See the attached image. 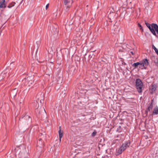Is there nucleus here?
<instances>
[{
    "label": "nucleus",
    "instance_id": "obj_1",
    "mask_svg": "<svg viewBox=\"0 0 158 158\" xmlns=\"http://www.w3.org/2000/svg\"><path fill=\"white\" fill-rule=\"evenodd\" d=\"M46 135L44 132L43 134L41 133L39 135L36 142V145L37 147L41 148L44 146V143L43 140L45 139Z\"/></svg>",
    "mask_w": 158,
    "mask_h": 158
},
{
    "label": "nucleus",
    "instance_id": "obj_2",
    "mask_svg": "<svg viewBox=\"0 0 158 158\" xmlns=\"http://www.w3.org/2000/svg\"><path fill=\"white\" fill-rule=\"evenodd\" d=\"M145 24L154 35H156L155 31L158 34V26L157 24L153 23L151 25L148 23H145Z\"/></svg>",
    "mask_w": 158,
    "mask_h": 158
},
{
    "label": "nucleus",
    "instance_id": "obj_3",
    "mask_svg": "<svg viewBox=\"0 0 158 158\" xmlns=\"http://www.w3.org/2000/svg\"><path fill=\"white\" fill-rule=\"evenodd\" d=\"M130 145V143L129 141L126 142L125 143L122 145L120 148L116 149V155H118L122 153Z\"/></svg>",
    "mask_w": 158,
    "mask_h": 158
},
{
    "label": "nucleus",
    "instance_id": "obj_4",
    "mask_svg": "<svg viewBox=\"0 0 158 158\" xmlns=\"http://www.w3.org/2000/svg\"><path fill=\"white\" fill-rule=\"evenodd\" d=\"M135 85L138 92L139 93H142V88L143 86V83L140 79H136Z\"/></svg>",
    "mask_w": 158,
    "mask_h": 158
},
{
    "label": "nucleus",
    "instance_id": "obj_5",
    "mask_svg": "<svg viewBox=\"0 0 158 158\" xmlns=\"http://www.w3.org/2000/svg\"><path fill=\"white\" fill-rule=\"evenodd\" d=\"M139 68L142 69H146L147 67L149 64L148 60L147 59H144L139 61Z\"/></svg>",
    "mask_w": 158,
    "mask_h": 158
},
{
    "label": "nucleus",
    "instance_id": "obj_6",
    "mask_svg": "<svg viewBox=\"0 0 158 158\" xmlns=\"http://www.w3.org/2000/svg\"><path fill=\"white\" fill-rule=\"evenodd\" d=\"M6 7V4L5 0H2L0 2V8H5Z\"/></svg>",
    "mask_w": 158,
    "mask_h": 158
},
{
    "label": "nucleus",
    "instance_id": "obj_7",
    "mask_svg": "<svg viewBox=\"0 0 158 158\" xmlns=\"http://www.w3.org/2000/svg\"><path fill=\"white\" fill-rule=\"evenodd\" d=\"M153 101L152 100L151 101V103L150 105L148 106V109L147 110V112L151 110H152L153 107Z\"/></svg>",
    "mask_w": 158,
    "mask_h": 158
},
{
    "label": "nucleus",
    "instance_id": "obj_8",
    "mask_svg": "<svg viewBox=\"0 0 158 158\" xmlns=\"http://www.w3.org/2000/svg\"><path fill=\"white\" fill-rule=\"evenodd\" d=\"M37 110L36 111V112H38V113H40L42 111H44L45 112V109L42 106H40L39 107L38 106L37 108Z\"/></svg>",
    "mask_w": 158,
    "mask_h": 158
},
{
    "label": "nucleus",
    "instance_id": "obj_9",
    "mask_svg": "<svg viewBox=\"0 0 158 158\" xmlns=\"http://www.w3.org/2000/svg\"><path fill=\"white\" fill-rule=\"evenodd\" d=\"M156 85H152V87L150 89V90L152 93L156 90Z\"/></svg>",
    "mask_w": 158,
    "mask_h": 158
},
{
    "label": "nucleus",
    "instance_id": "obj_10",
    "mask_svg": "<svg viewBox=\"0 0 158 158\" xmlns=\"http://www.w3.org/2000/svg\"><path fill=\"white\" fill-rule=\"evenodd\" d=\"M158 114V107L157 106L153 110L152 112L153 115H157Z\"/></svg>",
    "mask_w": 158,
    "mask_h": 158
},
{
    "label": "nucleus",
    "instance_id": "obj_11",
    "mask_svg": "<svg viewBox=\"0 0 158 158\" xmlns=\"http://www.w3.org/2000/svg\"><path fill=\"white\" fill-rule=\"evenodd\" d=\"M72 2V0H64V4L65 5H67L69 4L71 5Z\"/></svg>",
    "mask_w": 158,
    "mask_h": 158
},
{
    "label": "nucleus",
    "instance_id": "obj_12",
    "mask_svg": "<svg viewBox=\"0 0 158 158\" xmlns=\"http://www.w3.org/2000/svg\"><path fill=\"white\" fill-rule=\"evenodd\" d=\"M58 132L59 134V138H62L63 136V131H61V127H59V130Z\"/></svg>",
    "mask_w": 158,
    "mask_h": 158
},
{
    "label": "nucleus",
    "instance_id": "obj_13",
    "mask_svg": "<svg viewBox=\"0 0 158 158\" xmlns=\"http://www.w3.org/2000/svg\"><path fill=\"white\" fill-rule=\"evenodd\" d=\"M15 4L16 3L15 2H12L9 5H8L7 7L8 8H10L14 6Z\"/></svg>",
    "mask_w": 158,
    "mask_h": 158
},
{
    "label": "nucleus",
    "instance_id": "obj_14",
    "mask_svg": "<svg viewBox=\"0 0 158 158\" xmlns=\"http://www.w3.org/2000/svg\"><path fill=\"white\" fill-rule=\"evenodd\" d=\"M139 62H137L135 63H134L132 64V66L133 67H134L135 68L137 67L139 65Z\"/></svg>",
    "mask_w": 158,
    "mask_h": 158
},
{
    "label": "nucleus",
    "instance_id": "obj_15",
    "mask_svg": "<svg viewBox=\"0 0 158 158\" xmlns=\"http://www.w3.org/2000/svg\"><path fill=\"white\" fill-rule=\"evenodd\" d=\"M152 48L154 50L156 53L158 52V50L156 48V47L154 45H153L152 46Z\"/></svg>",
    "mask_w": 158,
    "mask_h": 158
},
{
    "label": "nucleus",
    "instance_id": "obj_16",
    "mask_svg": "<svg viewBox=\"0 0 158 158\" xmlns=\"http://www.w3.org/2000/svg\"><path fill=\"white\" fill-rule=\"evenodd\" d=\"M97 133V132L95 131H94L92 134V136L93 137Z\"/></svg>",
    "mask_w": 158,
    "mask_h": 158
},
{
    "label": "nucleus",
    "instance_id": "obj_17",
    "mask_svg": "<svg viewBox=\"0 0 158 158\" xmlns=\"http://www.w3.org/2000/svg\"><path fill=\"white\" fill-rule=\"evenodd\" d=\"M66 9H67L68 10H69V8H70L71 5H70V4H68L67 5H66Z\"/></svg>",
    "mask_w": 158,
    "mask_h": 158
},
{
    "label": "nucleus",
    "instance_id": "obj_18",
    "mask_svg": "<svg viewBox=\"0 0 158 158\" xmlns=\"http://www.w3.org/2000/svg\"><path fill=\"white\" fill-rule=\"evenodd\" d=\"M5 73H6L5 71H4L3 72H2V73L1 74V75L3 77H5V76H4V75L5 74Z\"/></svg>",
    "mask_w": 158,
    "mask_h": 158
},
{
    "label": "nucleus",
    "instance_id": "obj_19",
    "mask_svg": "<svg viewBox=\"0 0 158 158\" xmlns=\"http://www.w3.org/2000/svg\"><path fill=\"white\" fill-rule=\"evenodd\" d=\"M138 26L140 27V29L141 30H143V27L139 23H138Z\"/></svg>",
    "mask_w": 158,
    "mask_h": 158
},
{
    "label": "nucleus",
    "instance_id": "obj_20",
    "mask_svg": "<svg viewBox=\"0 0 158 158\" xmlns=\"http://www.w3.org/2000/svg\"><path fill=\"white\" fill-rule=\"evenodd\" d=\"M49 4H48L46 6V9L47 10L48 8V7H49Z\"/></svg>",
    "mask_w": 158,
    "mask_h": 158
},
{
    "label": "nucleus",
    "instance_id": "obj_21",
    "mask_svg": "<svg viewBox=\"0 0 158 158\" xmlns=\"http://www.w3.org/2000/svg\"><path fill=\"white\" fill-rule=\"evenodd\" d=\"M131 53L132 55H134V52L132 51H131Z\"/></svg>",
    "mask_w": 158,
    "mask_h": 158
},
{
    "label": "nucleus",
    "instance_id": "obj_22",
    "mask_svg": "<svg viewBox=\"0 0 158 158\" xmlns=\"http://www.w3.org/2000/svg\"><path fill=\"white\" fill-rule=\"evenodd\" d=\"M61 138H60V140H60V141H61Z\"/></svg>",
    "mask_w": 158,
    "mask_h": 158
}]
</instances>
